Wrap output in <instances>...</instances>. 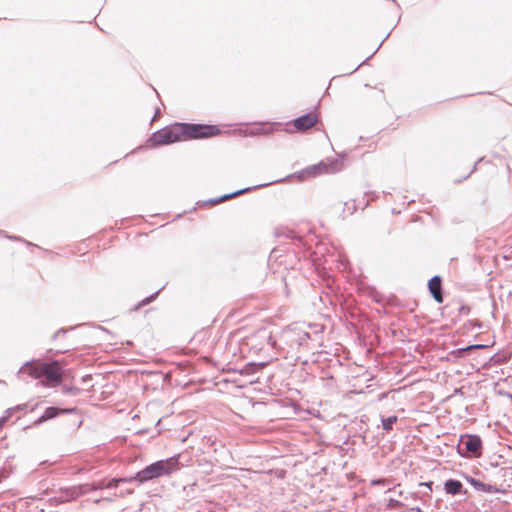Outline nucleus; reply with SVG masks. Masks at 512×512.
Masks as SVG:
<instances>
[{"label": "nucleus", "mask_w": 512, "mask_h": 512, "mask_svg": "<svg viewBox=\"0 0 512 512\" xmlns=\"http://www.w3.org/2000/svg\"><path fill=\"white\" fill-rule=\"evenodd\" d=\"M457 452L465 458L480 457L482 454V440L480 436L476 434L462 435L457 445Z\"/></svg>", "instance_id": "0eeeda50"}, {"label": "nucleus", "mask_w": 512, "mask_h": 512, "mask_svg": "<svg viewBox=\"0 0 512 512\" xmlns=\"http://www.w3.org/2000/svg\"><path fill=\"white\" fill-rule=\"evenodd\" d=\"M444 490L449 495H458L463 493V484L456 479H448L444 482Z\"/></svg>", "instance_id": "2eb2a0df"}, {"label": "nucleus", "mask_w": 512, "mask_h": 512, "mask_svg": "<svg viewBox=\"0 0 512 512\" xmlns=\"http://www.w3.org/2000/svg\"><path fill=\"white\" fill-rule=\"evenodd\" d=\"M24 375L40 379L43 386L56 387L62 382L63 370L58 361L43 362L40 359H33L25 362L18 370L20 378Z\"/></svg>", "instance_id": "f03ea898"}, {"label": "nucleus", "mask_w": 512, "mask_h": 512, "mask_svg": "<svg viewBox=\"0 0 512 512\" xmlns=\"http://www.w3.org/2000/svg\"><path fill=\"white\" fill-rule=\"evenodd\" d=\"M181 137L184 139H204L220 134L221 130L217 125L179 123Z\"/></svg>", "instance_id": "39448f33"}, {"label": "nucleus", "mask_w": 512, "mask_h": 512, "mask_svg": "<svg viewBox=\"0 0 512 512\" xmlns=\"http://www.w3.org/2000/svg\"><path fill=\"white\" fill-rule=\"evenodd\" d=\"M0 236L6 237L8 235L6 234V231L0 229Z\"/></svg>", "instance_id": "473e14b6"}, {"label": "nucleus", "mask_w": 512, "mask_h": 512, "mask_svg": "<svg viewBox=\"0 0 512 512\" xmlns=\"http://www.w3.org/2000/svg\"><path fill=\"white\" fill-rule=\"evenodd\" d=\"M342 161L338 159H327L317 164L308 166L297 173L300 179L308 177H315L324 173H335L338 172L342 167Z\"/></svg>", "instance_id": "423d86ee"}, {"label": "nucleus", "mask_w": 512, "mask_h": 512, "mask_svg": "<svg viewBox=\"0 0 512 512\" xmlns=\"http://www.w3.org/2000/svg\"><path fill=\"white\" fill-rule=\"evenodd\" d=\"M312 334L298 325L286 327L277 340V351H284L287 354L294 352L310 351L316 347L323 332V325L314 324Z\"/></svg>", "instance_id": "f257e3e1"}, {"label": "nucleus", "mask_w": 512, "mask_h": 512, "mask_svg": "<svg viewBox=\"0 0 512 512\" xmlns=\"http://www.w3.org/2000/svg\"><path fill=\"white\" fill-rule=\"evenodd\" d=\"M281 123H260L255 127L247 130L245 135L248 136H258V135H268L272 134L275 131H278L281 128Z\"/></svg>", "instance_id": "f8f14e48"}, {"label": "nucleus", "mask_w": 512, "mask_h": 512, "mask_svg": "<svg viewBox=\"0 0 512 512\" xmlns=\"http://www.w3.org/2000/svg\"><path fill=\"white\" fill-rule=\"evenodd\" d=\"M159 115H160V110H159V109H157V110H156V112H155V114H154V116H153V119H152V120H155L156 118H158V117H159Z\"/></svg>", "instance_id": "c85d7f7f"}, {"label": "nucleus", "mask_w": 512, "mask_h": 512, "mask_svg": "<svg viewBox=\"0 0 512 512\" xmlns=\"http://www.w3.org/2000/svg\"><path fill=\"white\" fill-rule=\"evenodd\" d=\"M488 346L487 345H484V344H472V345H468L466 347H463V348H459L457 349L454 354L457 356V357H463L465 356V354L467 352H470L472 350H478V349H485L487 348Z\"/></svg>", "instance_id": "f3484780"}, {"label": "nucleus", "mask_w": 512, "mask_h": 512, "mask_svg": "<svg viewBox=\"0 0 512 512\" xmlns=\"http://www.w3.org/2000/svg\"><path fill=\"white\" fill-rule=\"evenodd\" d=\"M67 332V330L61 328L59 329L54 335H53V339L57 338L60 334H65Z\"/></svg>", "instance_id": "bb28decb"}, {"label": "nucleus", "mask_w": 512, "mask_h": 512, "mask_svg": "<svg viewBox=\"0 0 512 512\" xmlns=\"http://www.w3.org/2000/svg\"><path fill=\"white\" fill-rule=\"evenodd\" d=\"M374 54L375 52H373L369 57L362 61V63H360L352 72L356 71L360 66L364 65Z\"/></svg>", "instance_id": "a878e982"}, {"label": "nucleus", "mask_w": 512, "mask_h": 512, "mask_svg": "<svg viewBox=\"0 0 512 512\" xmlns=\"http://www.w3.org/2000/svg\"><path fill=\"white\" fill-rule=\"evenodd\" d=\"M392 2H393L394 4H396V5L399 7V5H398V3H397V1H396V0H392Z\"/></svg>", "instance_id": "f704fd0d"}, {"label": "nucleus", "mask_w": 512, "mask_h": 512, "mask_svg": "<svg viewBox=\"0 0 512 512\" xmlns=\"http://www.w3.org/2000/svg\"><path fill=\"white\" fill-rule=\"evenodd\" d=\"M357 210L355 200H349L344 203L343 213L346 215H353Z\"/></svg>", "instance_id": "6ab92c4d"}, {"label": "nucleus", "mask_w": 512, "mask_h": 512, "mask_svg": "<svg viewBox=\"0 0 512 512\" xmlns=\"http://www.w3.org/2000/svg\"><path fill=\"white\" fill-rule=\"evenodd\" d=\"M74 410H75V408L62 409V408L55 407V406L47 407L45 409L44 413L35 421V425H38V424H41V423H43L45 421L54 419L55 417H57L60 414L71 413Z\"/></svg>", "instance_id": "ddd939ff"}, {"label": "nucleus", "mask_w": 512, "mask_h": 512, "mask_svg": "<svg viewBox=\"0 0 512 512\" xmlns=\"http://www.w3.org/2000/svg\"><path fill=\"white\" fill-rule=\"evenodd\" d=\"M419 486H423V487H426L428 489V492L423 493V496H428L429 493L432 492L433 482L432 481L422 482V483L419 484Z\"/></svg>", "instance_id": "5701e85b"}, {"label": "nucleus", "mask_w": 512, "mask_h": 512, "mask_svg": "<svg viewBox=\"0 0 512 512\" xmlns=\"http://www.w3.org/2000/svg\"><path fill=\"white\" fill-rule=\"evenodd\" d=\"M6 238L10 239V240H14V241H23V242H26L25 240H23L22 238H20L19 236H11V235H8L6 236Z\"/></svg>", "instance_id": "393cba45"}, {"label": "nucleus", "mask_w": 512, "mask_h": 512, "mask_svg": "<svg viewBox=\"0 0 512 512\" xmlns=\"http://www.w3.org/2000/svg\"><path fill=\"white\" fill-rule=\"evenodd\" d=\"M477 164H478V162H476V163L474 164L473 169H472V170H471V172H470V173L465 177V179H466V178H468V177L470 176V174H471V173H473V172L477 169Z\"/></svg>", "instance_id": "cd10ccee"}, {"label": "nucleus", "mask_w": 512, "mask_h": 512, "mask_svg": "<svg viewBox=\"0 0 512 512\" xmlns=\"http://www.w3.org/2000/svg\"><path fill=\"white\" fill-rule=\"evenodd\" d=\"M285 179L286 178H282V179L274 180V181H271V182H268V183L259 184V185L253 186V187H246V188L237 190V191L229 193V194H224V195H222L220 197H217V198L209 199V200H207L205 202V204L216 205V204H219L221 202H224V201L230 200L232 198H235L237 196H240V195H242L244 193L250 192V191H252L254 189H259V188L266 187V186H269V185H272V184H275V183L282 182Z\"/></svg>", "instance_id": "1a4fd4ad"}, {"label": "nucleus", "mask_w": 512, "mask_h": 512, "mask_svg": "<svg viewBox=\"0 0 512 512\" xmlns=\"http://www.w3.org/2000/svg\"><path fill=\"white\" fill-rule=\"evenodd\" d=\"M318 122V117L314 112H308L293 120V126L298 132H305L312 128Z\"/></svg>", "instance_id": "9d476101"}, {"label": "nucleus", "mask_w": 512, "mask_h": 512, "mask_svg": "<svg viewBox=\"0 0 512 512\" xmlns=\"http://www.w3.org/2000/svg\"><path fill=\"white\" fill-rule=\"evenodd\" d=\"M259 367L251 362V363H248L247 365H245V367L240 371L242 374H250V373H253L254 371H256Z\"/></svg>", "instance_id": "4be33fe9"}, {"label": "nucleus", "mask_w": 512, "mask_h": 512, "mask_svg": "<svg viewBox=\"0 0 512 512\" xmlns=\"http://www.w3.org/2000/svg\"><path fill=\"white\" fill-rule=\"evenodd\" d=\"M178 464L179 461L176 456L158 460L136 472L132 476V479H134V482L138 485H141L145 482L152 481L163 476H169L172 472L178 469Z\"/></svg>", "instance_id": "7ed1b4c3"}, {"label": "nucleus", "mask_w": 512, "mask_h": 512, "mask_svg": "<svg viewBox=\"0 0 512 512\" xmlns=\"http://www.w3.org/2000/svg\"><path fill=\"white\" fill-rule=\"evenodd\" d=\"M399 505H401V503L398 500H395V499H390L389 502H388V506L391 507V508L397 507Z\"/></svg>", "instance_id": "b1692460"}, {"label": "nucleus", "mask_w": 512, "mask_h": 512, "mask_svg": "<svg viewBox=\"0 0 512 512\" xmlns=\"http://www.w3.org/2000/svg\"><path fill=\"white\" fill-rule=\"evenodd\" d=\"M386 41V37L382 39V42L379 44L377 49L374 51L375 53L378 51V49L381 47L382 43Z\"/></svg>", "instance_id": "7c9ffc66"}, {"label": "nucleus", "mask_w": 512, "mask_h": 512, "mask_svg": "<svg viewBox=\"0 0 512 512\" xmlns=\"http://www.w3.org/2000/svg\"><path fill=\"white\" fill-rule=\"evenodd\" d=\"M428 290L433 299L441 304L444 301V292L442 287V278L439 275H435L428 281Z\"/></svg>", "instance_id": "9b49d317"}, {"label": "nucleus", "mask_w": 512, "mask_h": 512, "mask_svg": "<svg viewBox=\"0 0 512 512\" xmlns=\"http://www.w3.org/2000/svg\"><path fill=\"white\" fill-rule=\"evenodd\" d=\"M508 359V356L504 353H496L493 357H492V361L495 363V364H502V363H505Z\"/></svg>", "instance_id": "412c9836"}, {"label": "nucleus", "mask_w": 512, "mask_h": 512, "mask_svg": "<svg viewBox=\"0 0 512 512\" xmlns=\"http://www.w3.org/2000/svg\"><path fill=\"white\" fill-rule=\"evenodd\" d=\"M277 344V339H274L271 333L263 328L250 335L246 339L244 346L255 355L263 354L273 358L274 354L277 353Z\"/></svg>", "instance_id": "20e7f679"}, {"label": "nucleus", "mask_w": 512, "mask_h": 512, "mask_svg": "<svg viewBox=\"0 0 512 512\" xmlns=\"http://www.w3.org/2000/svg\"><path fill=\"white\" fill-rule=\"evenodd\" d=\"M162 289H163V287H161L159 290H157L156 292H154L153 294H151L150 296L146 297V298H145V299H143L141 302H139V303L137 304V306L135 307V310H138V309H140L141 307L146 306V305H148L149 303L153 302V301L157 298V296H158L159 292H160Z\"/></svg>", "instance_id": "aec40b11"}, {"label": "nucleus", "mask_w": 512, "mask_h": 512, "mask_svg": "<svg viewBox=\"0 0 512 512\" xmlns=\"http://www.w3.org/2000/svg\"><path fill=\"white\" fill-rule=\"evenodd\" d=\"M132 482H134V479H132V476L123 477V478H113L107 483L106 487L108 489H114V488H117L120 483H132Z\"/></svg>", "instance_id": "a211bd4d"}, {"label": "nucleus", "mask_w": 512, "mask_h": 512, "mask_svg": "<svg viewBox=\"0 0 512 512\" xmlns=\"http://www.w3.org/2000/svg\"><path fill=\"white\" fill-rule=\"evenodd\" d=\"M179 132V123H175L154 132L151 135L149 142L152 147L172 144L182 139L181 134Z\"/></svg>", "instance_id": "6e6552de"}, {"label": "nucleus", "mask_w": 512, "mask_h": 512, "mask_svg": "<svg viewBox=\"0 0 512 512\" xmlns=\"http://www.w3.org/2000/svg\"><path fill=\"white\" fill-rule=\"evenodd\" d=\"M410 510H411V511H415V512H422V511H421V508H420V507H418V506H416V507H412Z\"/></svg>", "instance_id": "c756f323"}, {"label": "nucleus", "mask_w": 512, "mask_h": 512, "mask_svg": "<svg viewBox=\"0 0 512 512\" xmlns=\"http://www.w3.org/2000/svg\"><path fill=\"white\" fill-rule=\"evenodd\" d=\"M386 41V37L382 39V42L379 44L377 49L374 51L375 53L378 51V49L381 47L382 43Z\"/></svg>", "instance_id": "2f4dec72"}, {"label": "nucleus", "mask_w": 512, "mask_h": 512, "mask_svg": "<svg viewBox=\"0 0 512 512\" xmlns=\"http://www.w3.org/2000/svg\"><path fill=\"white\" fill-rule=\"evenodd\" d=\"M398 421V417L396 415H390L388 417H381L382 429L388 433L393 430L394 424Z\"/></svg>", "instance_id": "dca6fc26"}, {"label": "nucleus", "mask_w": 512, "mask_h": 512, "mask_svg": "<svg viewBox=\"0 0 512 512\" xmlns=\"http://www.w3.org/2000/svg\"><path fill=\"white\" fill-rule=\"evenodd\" d=\"M466 480L477 491L486 492V493H497L500 491L496 486L486 484V483H484L474 477H471V476H467Z\"/></svg>", "instance_id": "4468645a"}, {"label": "nucleus", "mask_w": 512, "mask_h": 512, "mask_svg": "<svg viewBox=\"0 0 512 512\" xmlns=\"http://www.w3.org/2000/svg\"><path fill=\"white\" fill-rule=\"evenodd\" d=\"M132 492H133V490H127L126 494H131Z\"/></svg>", "instance_id": "72a5a7b5"}]
</instances>
